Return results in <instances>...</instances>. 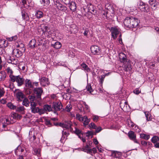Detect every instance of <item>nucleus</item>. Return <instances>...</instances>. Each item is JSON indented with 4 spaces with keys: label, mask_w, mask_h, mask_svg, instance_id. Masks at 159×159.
<instances>
[{
    "label": "nucleus",
    "mask_w": 159,
    "mask_h": 159,
    "mask_svg": "<svg viewBox=\"0 0 159 159\" xmlns=\"http://www.w3.org/2000/svg\"><path fill=\"white\" fill-rule=\"evenodd\" d=\"M41 4H43L44 6L48 5L50 3L49 0H40Z\"/></svg>",
    "instance_id": "42"
},
{
    "label": "nucleus",
    "mask_w": 159,
    "mask_h": 159,
    "mask_svg": "<svg viewBox=\"0 0 159 159\" xmlns=\"http://www.w3.org/2000/svg\"><path fill=\"white\" fill-rule=\"evenodd\" d=\"M69 5L70 8L72 11H75L76 10L77 7L75 2L71 1Z\"/></svg>",
    "instance_id": "23"
},
{
    "label": "nucleus",
    "mask_w": 159,
    "mask_h": 159,
    "mask_svg": "<svg viewBox=\"0 0 159 159\" xmlns=\"http://www.w3.org/2000/svg\"><path fill=\"white\" fill-rule=\"evenodd\" d=\"M12 55L16 57H19L22 55L21 51L18 49H14L12 52Z\"/></svg>",
    "instance_id": "16"
},
{
    "label": "nucleus",
    "mask_w": 159,
    "mask_h": 159,
    "mask_svg": "<svg viewBox=\"0 0 159 159\" xmlns=\"http://www.w3.org/2000/svg\"><path fill=\"white\" fill-rule=\"evenodd\" d=\"M81 131L78 129L75 128V133L78 135L79 137L80 138H81V135L80 134L81 133Z\"/></svg>",
    "instance_id": "45"
},
{
    "label": "nucleus",
    "mask_w": 159,
    "mask_h": 159,
    "mask_svg": "<svg viewBox=\"0 0 159 159\" xmlns=\"http://www.w3.org/2000/svg\"><path fill=\"white\" fill-rule=\"evenodd\" d=\"M72 106L70 104L67 105L66 108V110L67 112H70L72 109Z\"/></svg>",
    "instance_id": "50"
},
{
    "label": "nucleus",
    "mask_w": 159,
    "mask_h": 159,
    "mask_svg": "<svg viewBox=\"0 0 159 159\" xmlns=\"http://www.w3.org/2000/svg\"><path fill=\"white\" fill-rule=\"evenodd\" d=\"M93 152L94 153H95L96 152L97 150L96 148H94L92 149H91V152L89 153L90 154H92V152Z\"/></svg>",
    "instance_id": "64"
},
{
    "label": "nucleus",
    "mask_w": 159,
    "mask_h": 159,
    "mask_svg": "<svg viewBox=\"0 0 159 159\" xmlns=\"http://www.w3.org/2000/svg\"><path fill=\"white\" fill-rule=\"evenodd\" d=\"M86 89L90 93H91L93 91V90L92 88L91 84H88L86 87Z\"/></svg>",
    "instance_id": "39"
},
{
    "label": "nucleus",
    "mask_w": 159,
    "mask_h": 159,
    "mask_svg": "<svg viewBox=\"0 0 159 159\" xmlns=\"http://www.w3.org/2000/svg\"><path fill=\"white\" fill-rule=\"evenodd\" d=\"M159 141V138L157 136H153L151 139L152 142L155 144L157 143V142Z\"/></svg>",
    "instance_id": "36"
},
{
    "label": "nucleus",
    "mask_w": 159,
    "mask_h": 159,
    "mask_svg": "<svg viewBox=\"0 0 159 159\" xmlns=\"http://www.w3.org/2000/svg\"><path fill=\"white\" fill-rule=\"evenodd\" d=\"M140 138L146 140H148L150 138V136L149 135L146 134H140Z\"/></svg>",
    "instance_id": "35"
},
{
    "label": "nucleus",
    "mask_w": 159,
    "mask_h": 159,
    "mask_svg": "<svg viewBox=\"0 0 159 159\" xmlns=\"http://www.w3.org/2000/svg\"><path fill=\"white\" fill-rule=\"evenodd\" d=\"M81 66L83 70L86 72L87 75H88V72L90 70V69L89 68L88 66L85 63H83L81 64Z\"/></svg>",
    "instance_id": "27"
},
{
    "label": "nucleus",
    "mask_w": 159,
    "mask_h": 159,
    "mask_svg": "<svg viewBox=\"0 0 159 159\" xmlns=\"http://www.w3.org/2000/svg\"><path fill=\"white\" fill-rule=\"evenodd\" d=\"M51 45L56 49H59L61 46V43L59 42H57L54 44H52Z\"/></svg>",
    "instance_id": "30"
},
{
    "label": "nucleus",
    "mask_w": 159,
    "mask_h": 159,
    "mask_svg": "<svg viewBox=\"0 0 159 159\" xmlns=\"http://www.w3.org/2000/svg\"><path fill=\"white\" fill-rule=\"evenodd\" d=\"M119 58L121 62L126 64L128 63V59L126 58L125 55L123 53H120L119 54Z\"/></svg>",
    "instance_id": "17"
},
{
    "label": "nucleus",
    "mask_w": 159,
    "mask_h": 159,
    "mask_svg": "<svg viewBox=\"0 0 159 159\" xmlns=\"http://www.w3.org/2000/svg\"><path fill=\"white\" fill-rule=\"evenodd\" d=\"M128 135L130 139L133 141L135 143H139V142L136 139V135L133 131H129Z\"/></svg>",
    "instance_id": "15"
},
{
    "label": "nucleus",
    "mask_w": 159,
    "mask_h": 159,
    "mask_svg": "<svg viewBox=\"0 0 159 159\" xmlns=\"http://www.w3.org/2000/svg\"><path fill=\"white\" fill-rule=\"evenodd\" d=\"M25 80L23 77L19 75H11L10 76V80L13 82H16L17 83V86L19 87L21 86L24 84Z\"/></svg>",
    "instance_id": "4"
},
{
    "label": "nucleus",
    "mask_w": 159,
    "mask_h": 159,
    "mask_svg": "<svg viewBox=\"0 0 159 159\" xmlns=\"http://www.w3.org/2000/svg\"><path fill=\"white\" fill-rule=\"evenodd\" d=\"M25 45L24 44L20 43L16 45V47L17 48H19L22 51H25Z\"/></svg>",
    "instance_id": "38"
},
{
    "label": "nucleus",
    "mask_w": 159,
    "mask_h": 159,
    "mask_svg": "<svg viewBox=\"0 0 159 159\" xmlns=\"http://www.w3.org/2000/svg\"><path fill=\"white\" fill-rule=\"evenodd\" d=\"M144 113L146 118V120L148 121L151 120L152 118L150 116V114L149 112L146 111L144 112Z\"/></svg>",
    "instance_id": "37"
},
{
    "label": "nucleus",
    "mask_w": 159,
    "mask_h": 159,
    "mask_svg": "<svg viewBox=\"0 0 159 159\" xmlns=\"http://www.w3.org/2000/svg\"><path fill=\"white\" fill-rule=\"evenodd\" d=\"M5 93V91L3 88H0V98L3 97Z\"/></svg>",
    "instance_id": "49"
},
{
    "label": "nucleus",
    "mask_w": 159,
    "mask_h": 159,
    "mask_svg": "<svg viewBox=\"0 0 159 159\" xmlns=\"http://www.w3.org/2000/svg\"><path fill=\"white\" fill-rule=\"evenodd\" d=\"M133 92L136 94H138L141 92V91L138 89H136L134 90Z\"/></svg>",
    "instance_id": "59"
},
{
    "label": "nucleus",
    "mask_w": 159,
    "mask_h": 159,
    "mask_svg": "<svg viewBox=\"0 0 159 159\" xmlns=\"http://www.w3.org/2000/svg\"><path fill=\"white\" fill-rule=\"evenodd\" d=\"M6 70L7 71V73L9 74V77H10V79L11 76L13 75H12L13 72L10 67H8L6 69Z\"/></svg>",
    "instance_id": "43"
},
{
    "label": "nucleus",
    "mask_w": 159,
    "mask_h": 159,
    "mask_svg": "<svg viewBox=\"0 0 159 159\" xmlns=\"http://www.w3.org/2000/svg\"><path fill=\"white\" fill-rule=\"evenodd\" d=\"M62 1L66 5H69L71 2L70 0H62Z\"/></svg>",
    "instance_id": "57"
},
{
    "label": "nucleus",
    "mask_w": 159,
    "mask_h": 159,
    "mask_svg": "<svg viewBox=\"0 0 159 159\" xmlns=\"http://www.w3.org/2000/svg\"><path fill=\"white\" fill-rule=\"evenodd\" d=\"M6 74L4 72H0V81L4 80L6 77Z\"/></svg>",
    "instance_id": "32"
},
{
    "label": "nucleus",
    "mask_w": 159,
    "mask_h": 159,
    "mask_svg": "<svg viewBox=\"0 0 159 159\" xmlns=\"http://www.w3.org/2000/svg\"><path fill=\"white\" fill-rule=\"evenodd\" d=\"M17 39V37L16 35H15L13 36H12L11 37L8 38H7V39L10 41H15Z\"/></svg>",
    "instance_id": "47"
},
{
    "label": "nucleus",
    "mask_w": 159,
    "mask_h": 159,
    "mask_svg": "<svg viewBox=\"0 0 159 159\" xmlns=\"http://www.w3.org/2000/svg\"><path fill=\"white\" fill-rule=\"evenodd\" d=\"M36 96L32 95H29L28 96V98L30 101V102H32L36 101Z\"/></svg>",
    "instance_id": "44"
},
{
    "label": "nucleus",
    "mask_w": 159,
    "mask_h": 159,
    "mask_svg": "<svg viewBox=\"0 0 159 159\" xmlns=\"http://www.w3.org/2000/svg\"><path fill=\"white\" fill-rule=\"evenodd\" d=\"M25 151H26L25 150L24 148H22L20 146H18L15 149V152L16 155H18L19 154L18 153V152H24V153H25Z\"/></svg>",
    "instance_id": "24"
},
{
    "label": "nucleus",
    "mask_w": 159,
    "mask_h": 159,
    "mask_svg": "<svg viewBox=\"0 0 159 159\" xmlns=\"http://www.w3.org/2000/svg\"><path fill=\"white\" fill-rule=\"evenodd\" d=\"M98 119V116H94L93 117V120L94 122H97Z\"/></svg>",
    "instance_id": "63"
},
{
    "label": "nucleus",
    "mask_w": 159,
    "mask_h": 159,
    "mask_svg": "<svg viewBox=\"0 0 159 159\" xmlns=\"http://www.w3.org/2000/svg\"><path fill=\"white\" fill-rule=\"evenodd\" d=\"M114 9L113 5H109L106 10L103 11V14L107 19H111L115 15Z\"/></svg>",
    "instance_id": "2"
},
{
    "label": "nucleus",
    "mask_w": 159,
    "mask_h": 159,
    "mask_svg": "<svg viewBox=\"0 0 159 159\" xmlns=\"http://www.w3.org/2000/svg\"><path fill=\"white\" fill-rule=\"evenodd\" d=\"M34 154L38 156L40 155V149L38 148H34Z\"/></svg>",
    "instance_id": "41"
},
{
    "label": "nucleus",
    "mask_w": 159,
    "mask_h": 159,
    "mask_svg": "<svg viewBox=\"0 0 159 159\" xmlns=\"http://www.w3.org/2000/svg\"><path fill=\"white\" fill-rule=\"evenodd\" d=\"M35 16L38 19L40 18L43 17V13L41 11H37L35 12Z\"/></svg>",
    "instance_id": "31"
},
{
    "label": "nucleus",
    "mask_w": 159,
    "mask_h": 159,
    "mask_svg": "<svg viewBox=\"0 0 159 159\" xmlns=\"http://www.w3.org/2000/svg\"><path fill=\"white\" fill-rule=\"evenodd\" d=\"M29 103L30 102L28 99L27 98H25L23 101L22 104L23 105L28 107L29 105Z\"/></svg>",
    "instance_id": "33"
},
{
    "label": "nucleus",
    "mask_w": 159,
    "mask_h": 159,
    "mask_svg": "<svg viewBox=\"0 0 159 159\" xmlns=\"http://www.w3.org/2000/svg\"><path fill=\"white\" fill-rule=\"evenodd\" d=\"M7 106L11 109L12 110H16V106L13 105L11 102H9L7 104Z\"/></svg>",
    "instance_id": "34"
},
{
    "label": "nucleus",
    "mask_w": 159,
    "mask_h": 159,
    "mask_svg": "<svg viewBox=\"0 0 159 159\" xmlns=\"http://www.w3.org/2000/svg\"><path fill=\"white\" fill-rule=\"evenodd\" d=\"M21 15L23 19L24 20H28L29 17L28 14L26 12L25 9L21 10Z\"/></svg>",
    "instance_id": "19"
},
{
    "label": "nucleus",
    "mask_w": 159,
    "mask_h": 159,
    "mask_svg": "<svg viewBox=\"0 0 159 159\" xmlns=\"http://www.w3.org/2000/svg\"><path fill=\"white\" fill-rule=\"evenodd\" d=\"M110 31L111 32V36L113 39H116L118 34L120 33L119 30L117 27H112L111 28Z\"/></svg>",
    "instance_id": "8"
},
{
    "label": "nucleus",
    "mask_w": 159,
    "mask_h": 159,
    "mask_svg": "<svg viewBox=\"0 0 159 159\" xmlns=\"http://www.w3.org/2000/svg\"><path fill=\"white\" fill-rule=\"evenodd\" d=\"M11 61L12 62V64L15 65H17V64L18 63V60L17 59L13 58H11Z\"/></svg>",
    "instance_id": "55"
},
{
    "label": "nucleus",
    "mask_w": 159,
    "mask_h": 159,
    "mask_svg": "<svg viewBox=\"0 0 159 159\" xmlns=\"http://www.w3.org/2000/svg\"><path fill=\"white\" fill-rule=\"evenodd\" d=\"M72 27L74 28V30H72V29L70 30H72V31L73 32H75V33H76V32H77L78 31V30L77 29V28L76 27V26L75 25H73L72 26L71 28H72Z\"/></svg>",
    "instance_id": "58"
},
{
    "label": "nucleus",
    "mask_w": 159,
    "mask_h": 159,
    "mask_svg": "<svg viewBox=\"0 0 159 159\" xmlns=\"http://www.w3.org/2000/svg\"><path fill=\"white\" fill-rule=\"evenodd\" d=\"M125 64L126 65H124L125 70L126 71H129L130 70L132 69L130 65L129 64L128 62Z\"/></svg>",
    "instance_id": "40"
},
{
    "label": "nucleus",
    "mask_w": 159,
    "mask_h": 159,
    "mask_svg": "<svg viewBox=\"0 0 159 159\" xmlns=\"http://www.w3.org/2000/svg\"><path fill=\"white\" fill-rule=\"evenodd\" d=\"M43 110L44 112V113L46 111H50L52 110V107L51 105H45L43 107V108H41Z\"/></svg>",
    "instance_id": "20"
},
{
    "label": "nucleus",
    "mask_w": 159,
    "mask_h": 159,
    "mask_svg": "<svg viewBox=\"0 0 159 159\" xmlns=\"http://www.w3.org/2000/svg\"><path fill=\"white\" fill-rule=\"evenodd\" d=\"M55 125H59L63 128H65L67 129H69L71 132L73 131V129L72 127L73 125L72 123L70 121H66L63 123H61L59 124L57 123L55 124Z\"/></svg>",
    "instance_id": "6"
},
{
    "label": "nucleus",
    "mask_w": 159,
    "mask_h": 159,
    "mask_svg": "<svg viewBox=\"0 0 159 159\" xmlns=\"http://www.w3.org/2000/svg\"><path fill=\"white\" fill-rule=\"evenodd\" d=\"M41 29L42 31V34L44 35H46L50 37L49 35H51L52 34V31H51L50 28L47 25L44 24H41L40 26L38 28V30L40 29Z\"/></svg>",
    "instance_id": "5"
},
{
    "label": "nucleus",
    "mask_w": 159,
    "mask_h": 159,
    "mask_svg": "<svg viewBox=\"0 0 159 159\" xmlns=\"http://www.w3.org/2000/svg\"><path fill=\"white\" fill-rule=\"evenodd\" d=\"M89 127L93 129H96L97 126L94 123H91L89 125Z\"/></svg>",
    "instance_id": "53"
},
{
    "label": "nucleus",
    "mask_w": 159,
    "mask_h": 159,
    "mask_svg": "<svg viewBox=\"0 0 159 159\" xmlns=\"http://www.w3.org/2000/svg\"><path fill=\"white\" fill-rule=\"evenodd\" d=\"M90 119L88 118L86 116H84L83 118V124L84 126H86L87 125H88L89 122L90 121Z\"/></svg>",
    "instance_id": "29"
},
{
    "label": "nucleus",
    "mask_w": 159,
    "mask_h": 159,
    "mask_svg": "<svg viewBox=\"0 0 159 159\" xmlns=\"http://www.w3.org/2000/svg\"><path fill=\"white\" fill-rule=\"evenodd\" d=\"M41 85L45 86L46 84H48V79L45 77H43L40 79Z\"/></svg>",
    "instance_id": "26"
},
{
    "label": "nucleus",
    "mask_w": 159,
    "mask_h": 159,
    "mask_svg": "<svg viewBox=\"0 0 159 159\" xmlns=\"http://www.w3.org/2000/svg\"><path fill=\"white\" fill-rule=\"evenodd\" d=\"M139 20L136 18L133 17H127L125 19L124 23L125 26L132 28L136 27L139 23Z\"/></svg>",
    "instance_id": "1"
},
{
    "label": "nucleus",
    "mask_w": 159,
    "mask_h": 159,
    "mask_svg": "<svg viewBox=\"0 0 159 159\" xmlns=\"http://www.w3.org/2000/svg\"><path fill=\"white\" fill-rule=\"evenodd\" d=\"M32 113L35 114L38 113L40 115H41L43 114L44 111L41 109L39 108L38 107H35L30 109Z\"/></svg>",
    "instance_id": "13"
},
{
    "label": "nucleus",
    "mask_w": 159,
    "mask_h": 159,
    "mask_svg": "<svg viewBox=\"0 0 159 159\" xmlns=\"http://www.w3.org/2000/svg\"><path fill=\"white\" fill-rule=\"evenodd\" d=\"M91 52L94 54H98L100 52V48L97 46H93L90 48Z\"/></svg>",
    "instance_id": "14"
},
{
    "label": "nucleus",
    "mask_w": 159,
    "mask_h": 159,
    "mask_svg": "<svg viewBox=\"0 0 159 159\" xmlns=\"http://www.w3.org/2000/svg\"><path fill=\"white\" fill-rule=\"evenodd\" d=\"M62 105L60 102H53L52 105V108L55 111H59L62 108Z\"/></svg>",
    "instance_id": "12"
},
{
    "label": "nucleus",
    "mask_w": 159,
    "mask_h": 159,
    "mask_svg": "<svg viewBox=\"0 0 159 159\" xmlns=\"http://www.w3.org/2000/svg\"><path fill=\"white\" fill-rule=\"evenodd\" d=\"M29 47L33 48L37 46H36V41L35 39H32L30 41L29 43Z\"/></svg>",
    "instance_id": "28"
},
{
    "label": "nucleus",
    "mask_w": 159,
    "mask_h": 159,
    "mask_svg": "<svg viewBox=\"0 0 159 159\" xmlns=\"http://www.w3.org/2000/svg\"><path fill=\"white\" fill-rule=\"evenodd\" d=\"M57 9L62 11L65 12L67 10V7L60 3L57 5L56 6Z\"/></svg>",
    "instance_id": "18"
},
{
    "label": "nucleus",
    "mask_w": 159,
    "mask_h": 159,
    "mask_svg": "<svg viewBox=\"0 0 159 159\" xmlns=\"http://www.w3.org/2000/svg\"><path fill=\"white\" fill-rule=\"evenodd\" d=\"M21 117V116L20 115L17 114V113L13 112V113H11V119L12 118V119H14L19 120L20 119Z\"/></svg>",
    "instance_id": "21"
},
{
    "label": "nucleus",
    "mask_w": 159,
    "mask_h": 159,
    "mask_svg": "<svg viewBox=\"0 0 159 159\" xmlns=\"http://www.w3.org/2000/svg\"><path fill=\"white\" fill-rule=\"evenodd\" d=\"M37 105V103L35 102H30V109L34 107H36Z\"/></svg>",
    "instance_id": "54"
},
{
    "label": "nucleus",
    "mask_w": 159,
    "mask_h": 159,
    "mask_svg": "<svg viewBox=\"0 0 159 159\" xmlns=\"http://www.w3.org/2000/svg\"><path fill=\"white\" fill-rule=\"evenodd\" d=\"M133 129L136 131V132L138 133H139L140 132L141 130L139 128L138 126L135 125L134 128Z\"/></svg>",
    "instance_id": "56"
},
{
    "label": "nucleus",
    "mask_w": 159,
    "mask_h": 159,
    "mask_svg": "<svg viewBox=\"0 0 159 159\" xmlns=\"http://www.w3.org/2000/svg\"><path fill=\"white\" fill-rule=\"evenodd\" d=\"M105 77V76H104V75H102L100 77H99L100 79L99 82H100V84L102 87V83L104 81Z\"/></svg>",
    "instance_id": "46"
},
{
    "label": "nucleus",
    "mask_w": 159,
    "mask_h": 159,
    "mask_svg": "<svg viewBox=\"0 0 159 159\" xmlns=\"http://www.w3.org/2000/svg\"><path fill=\"white\" fill-rule=\"evenodd\" d=\"M25 109L24 107L22 106H19L16 107V111L17 112L21 113L22 114H25Z\"/></svg>",
    "instance_id": "25"
},
{
    "label": "nucleus",
    "mask_w": 159,
    "mask_h": 159,
    "mask_svg": "<svg viewBox=\"0 0 159 159\" xmlns=\"http://www.w3.org/2000/svg\"><path fill=\"white\" fill-rule=\"evenodd\" d=\"M17 98L20 101H22L24 97V95L22 91L19 89H16L14 92Z\"/></svg>",
    "instance_id": "9"
},
{
    "label": "nucleus",
    "mask_w": 159,
    "mask_h": 159,
    "mask_svg": "<svg viewBox=\"0 0 159 159\" xmlns=\"http://www.w3.org/2000/svg\"><path fill=\"white\" fill-rule=\"evenodd\" d=\"M76 117L80 121H83V118L84 116H82L79 114H77L76 115Z\"/></svg>",
    "instance_id": "52"
},
{
    "label": "nucleus",
    "mask_w": 159,
    "mask_h": 159,
    "mask_svg": "<svg viewBox=\"0 0 159 159\" xmlns=\"http://www.w3.org/2000/svg\"><path fill=\"white\" fill-rule=\"evenodd\" d=\"M92 144V142L89 141V143L86 144L85 146L84 147L82 148V150L84 152H86L88 153H90L91 144Z\"/></svg>",
    "instance_id": "11"
},
{
    "label": "nucleus",
    "mask_w": 159,
    "mask_h": 159,
    "mask_svg": "<svg viewBox=\"0 0 159 159\" xmlns=\"http://www.w3.org/2000/svg\"><path fill=\"white\" fill-rule=\"evenodd\" d=\"M45 124L47 125L48 126H50L51 125L50 120L48 119H46L45 120Z\"/></svg>",
    "instance_id": "62"
},
{
    "label": "nucleus",
    "mask_w": 159,
    "mask_h": 159,
    "mask_svg": "<svg viewBox=\"0 0 159 159\" xmlns=\"http://www.w3.org/2000/svg\"><path fill=\"white\" fill-rule=\"evenodd\" d=\"M53 2L54 5L56 7L57 5L60 2L58 0H53Z\"/></svg>",
    "instance_id": "61"
},
{
    "label": "nucleus",
    "mask_w": 159,
    "mask_h": 159,
    "mask_svg": "<svg viewBox=\"0 0 159 159\" xmlns=\"http://www.w3.org/2000/svg\"><path fill=\"white\" fill-rule=\"evenodd\" d=\"M3 124H6L7 125H9L10 124V121L7 118H4L3 119L2 121Z\"/></svg>",
    "instance_id": "51"
},
{
    "label": "nucleus",
    "mask_w": 159,
    "mask_h": 159,
    "mask_svg": "<svg viewBox=\"0 0 159 159\" xmlns=\"http://www.w3.org/2000/svg\"><path fill=\"white\" fill-rule=\"evenodd\" d=\"M119 153V152L116 151H111V156L116 157H118V155H119L118 153Z\"/></svg>",
    "instance_id": "48"
},
{
    "label": "nucleus",
    "mask_w": 159,
    "mask_h": 159,
    "mask_svg": "<svg viewBox=\"0 0 159 159\" xmlns=\"http://www.w3.org/2000/svg\"><path fill=\"white\" fill-rule=\"evenodd\" d=\"M89 9L90 11H92L94 12L95 11L93 6L91 4H90V6L89 7Z\"/></svg>",
    "instance_id": "60"
},
{
    "label": "nucleus",
    "mask_w": 159,
    "mask_h": 159,
    "mask_svg": "<svg viewBox=\"0 0 159 159\" xmlns=\"http://www.w3.org/2000/svg\"><path fill=\"white\" fill-rule=\"evenodd\" d=\"M25 92L27 95H30L32 93L31 89L33 88V85L30 80L26 79L25 80Z\"/></svg>",
    "instance_id": "3"
},
{
    "label": "nucleus",
    "mask_w": 159,
    "mask_h": 159,
    "mask_svg": "<svg viewBox=\"0 0 159 159\" xmlns=\"http://www.w3.org/2000/svg\"><path fill=\"white\" fill-rule=\"evenodd\" d=\"M30 140L31 142H34L36 139V136L34 134V131L30 130L29 132Z\"/></svg>",
    "instance_id": "22"
},
{
    "label": "nucleus",
    "mask_w": 159,
    "mask_h": 159,
    "mask_svg": "<svg viewBox=\"0 0 159 159\" xmlns=\"http://www.w3.org/2000/svg\"><path fill=\"white\" fill-rule=\"evenodd\" d=\"M34 94L36 95L37 99L38 101L40 100L41 96L43 92V90L42 88L41 87L34 88L33 89Z\"/></svg>",
    "instance_id": "7"
},
{
    "label": "nucleus",
    "mask_w": 159,
    "mask_h": 159,
    "mask_svg": "<svg viewBox=\"0 0 159 159\" xmlns=\"http://www.w3.org/2000/svg\"><path fill=\"white\" fill-rule=\"evenodd\" d=\"M139 8L142 11L147 12L148 11L149 7L147 5H145L143 2H140L138 5Z\"/></svg>",
    "instance_id": "10"
}]
</instances>
